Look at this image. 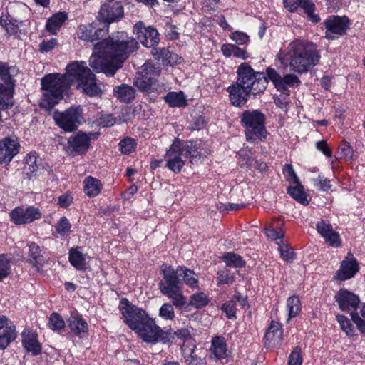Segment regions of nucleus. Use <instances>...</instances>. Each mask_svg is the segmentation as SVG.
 Returning <instances> with one entry per match:
<instances>
[{"label":"nucleus","mask_w":365,"mask_h":365,"mask_svg":"<svg viewBox=\"0 0 365 365\" xmlns=\"http://www.w3.org/2000/svg\"><path fill=\"white\" fill-rule=\"evenodd\" d=\"M73 82L77 83V88L90 96H98L101 93L97 86L96 76L86 62L76 61L67 66L64 75L51 73L42 78L41 106L46 110L52 109L63 99L64 93Z\"/></svg>","instance_id":"nucleus-1"},{"label":"nucleus","mask_w":365,"mask_h":365,"mask_svg":"<svg viewBox=\"0 0 365 365\" xmlns=\"http://www.w3.org/2000/svg\"><path fill=\"white\" fill-rule=\"evenodd\" d=\"M237 81L227 88L231 103L235 106L245 104L249 94L257 95L267 88L268 80L274 87L286 95H289V87L298 86L301 81L294 73L282 76L274 68L268 67L266 73L255 72L247 63H241L237 71Z\"/></svg>","instance_id":"nucleus-2"},{"label":"nucleus","mask_w":365,"mask_h":365,"mask_svg":"<svg viewBox=\"0 0 365 365\" xmlns=\"http://www.w3.org/2000/svg\"><path fill=\"white\" fill-rule=\"evenodd\" d=\"M137 44L124 31L113 34L108 38L94 44V53L89 59L90 66L96 72L113 76L130 53L137 49Z\"/></svg>","instance_id":"nucleus-3"},{"label":"nucleus","mask_w":365,"mask_h":365,"mask_svg":"<svg viewBox=\"0 0 365 365\" xmlns=\"http://www.w3.org/2000/svg\"><path fill=\"white\" fill-rule=\"evenodd\" d=\"M320 58L321 55L315 45L297 39L289 43L287 48L280 49L275 62L277 66H289L292 72L302 74L317 66Z\"/></svg>","instance_id":"nucleus-4"},{"label":"nucleus","mask_w":365,"mask_h":365,"mask_svg":"<svg viewBox=\"0 0 365 365\" xmlns=\"http://www.w3.org/2000/svg\"><path fill=\"white\" fill-rule=\"evenodd\" d=\"M161 272L163 274L165 282L161 284V293L167 296L175 307H182L185 304L180 287L179 277L183 282L192 289L198 287V276L192 270L186 267H178L175 271L167 264L161 266Z\"/></svg>","instance_id":"nucleus-5"},{"label":"nucleus","mask_w":365,"mask_h":365,"mask_svg":"<svg viewBox=\"0 0 365 365\" xmlns=\"http://www.w3.org/2000/svg\"><path fill=\"white\" fill-rule=\"evenodd\" d=\"M120 311L125 324L143 341L150 343L158 341V328L143 309L132 305L128 299H122Z\"/></svg>","instance_id":"nucleus-6"},{"label":"nucleus","mask_w":365,"mask_h":365,"mask_svg":"<svg viewBox=\"0 0 365 365\" xmlns=\"http://www.w3.org/2000/svg\"><path fill=\"white\" fill-rule=\"evenodd\" d=\"M240 122L245 129L246 140L252 144L263 141L267 135L265 116L258 110H247L242 113Z\"/></svg>","instance_id":"nucleus-7"},{"label":"nucleus","mask_w":365,"mask_h":365,"mask_svg":"<svg viewBox=\"0 0 365 365\" xmlns=\"http://www.w3.org/2000/svg\"><path fill=\"white\" fill-rule=\"evenodd\" d=\"M133 32L144 46L151 48V53L155 59H159L160 51L157 47L159 42L158 31L151 26L145 27L139 21L134 25Z\"/></svg>","instance_id":"nucleus-8"},{"label":"nucleus","mask_w":365,"mask_h":365,"mask_svg":"<svg viewBox=\"0 0 365 365\" xmlns=\"http://www.w3.org/2000/svg\"><path fill=\"white\" fill-rule=\"evenodd\" d=\"M159 77L160 70L147 63L145 64L144 73L136 78L134 84L140 91L151 93L158 91L160 86Z\"/></svg>","instance_id":"nucleus-9"},{"label":"nucleus","mask_w":365,"mask_h":365,"mask_svg":"<svg viewBox=\"0 0 365 365\" xmlns=\"http://www.w3.org/2000/svg\"><path fill=\"white\" fill-rule=\"evenodd\" d=\"M53 119L61 128L66 132H72L82 122V109L78 106L71 107L64 112L56 111Z\"/></svg>","instance_id":"nucleus-10"},{"label":"nucleus","mask_w":365,"mask_h":365,"mask_svg":"<svg viewBox=\"0 0 365 365\" xmlns=\"http://www.w3.org/2000/svg\"><path fill=\"white\" fill-rule=\"evenodd\" d=\"M177 335L182 341L181 351L187 365H205L203 359L194 354L196 341L191 336L190 331L185 329H180Z\"/></svg>","instance_id":"nucleus-11"},{"label":"nucleus","mask_w":365,"mask_h":365,"mask_svg":"<svg viewBox=\"0 0 365 365\" xmlns=\"http://www.w3.org/2000/svg\"><path fill=\"white\" fill-rule=\"evenodd\" d=\"M325 37L334 40L344 35L349 26V20L346 16H331L324 21Z\"/></svg>","instance_id":"nucleus-12"},{"label":"nucleus","mask_w":365,"mask_h":365,"mask_svg":"<svg viewBox=\"0 0 365 365\" xmlns=\"http://www.w3.org/2000/svg\"><path fill=\"white\" fill-rule=\"evenodd\" d=\"M186 153L180 140H175L165 155L167 166L173 172H180L184 165Z\"/></svg>","instance_id":"nucleus-13"},{"label":"nucleus","mask_w":365,"mask_h":365,"mask_svg":"<svg viewBox=\"0 0 365 365\" xmlns=\"http://www.w3.org/2000/svg\"><path fill=\"white\" fill-rule=\"evenodd\" d=\"M124 14L123 6L120 1L107 0L101 6L99 17L104 21V24H109L120 19Z\"/></svg>","instance_id":"nucleus-14"},{"label":"nucleus","mask_w":365,"mask_h":365,"mask_svg":"<svg viewBox=\"0 0 365 365\" xmlns=\"http://www.w3.org/2000/svg\"><path fill=\"white\" fill-rule=\"evenodd\" d=\"M20 143L15 135H10L0 140V163L9 164L19 153Z\"/></svg>","instance_id":"nucleus-15"},{"label":"nucleus","mask_w":365,"mask_h":365,"mask_svg":"<svg viewBox=\"0 0 365 365\" xmlns=\"http://www.w3.org/2000/svg\"><path fill=\"white\" fill-rule=\"evenodd\" d=\"M108 31V24H103L102 27H98L97 23L81 25L78 29V36L80 39L94 43L103 38Z\"/></svg>","instance_id":"nucleus-16"},{"label":"nucleus","mask_w":365,"mask_h":365,"mask_svg":"<svg viewBox=\"0 0 365 365\" xmlns=\"http://www.w3.org/2000/svg\"><path fill=\"white\" fill-rule=\"evenodd\" d=\"M41 213L38 208L29 207L26 209L18 207L10 212V219L15 225L31 223L40 219Z\"/></svg>","instance_id":"nucleus-17"},{"label":"nucleus","mask_w":365,"mask_h":365,"mask_svg":"<svg viewBox=\"0 0 365 365\" xmlns=\"http://www.w3.org/2000/svg\"><path fill=\"white\" fill-rule=\"evenodd\" d=\"M283 3L289 12H294L301 6L312 23L316 24L320 21L319 16L314 13L315 5L312 0H284Z\"/></svg>","instance_id":"nucleus-18"},{"label":"nucleus","mask_w":365,"mask_h":365,"mask_svg":"<svg viewBox=\"0 0 365 365\" xmlns=\"http://www.w3.org/2000/svg\"><path fill=\"white\" fill-rule=\"evenodd\" d=\"M316 228L318 233L329 246L339 247L341 245L339 234L333 229L329 222L324 220L319 221L316 224Z\"/></svg>","instance_id":"nucleus-19"},{"label":"nucleus","mask_w":365,"mask_h":365,"mask_svg":"<svg viewBox=\"0 0 365 365\" xmlns=\"http://www.w3.org/2000/svg\"><path fill=\"white\" fill-rule=\"evenodd\" d=\"M335 298L342 311L350 312L351 316L354 315L353 311L356 309L359 304V298L356 294L342 289L338 292Z\"/></svg>","instance_id":"nucleus-20"},{"label":"nucleus","mask_w":365,"mask_h":365,"mask_svg":"<svg viewBox=\"0 0 365 365\" xmlns=\"http://www.w3.org/2000/svg\"><path fill=\"white\" fill-rule=\"evenodd\" d=\"M283 342V330L282 324L272 321L264 335V346L267 347H279Z\"/></svg>","instance_id":"nucleus-21"},{"label":"nucleus","mask_w":365,"mask_h":365,"mask_svg":"<svg viewBox=\"0 0 365 365\" xmlns=\"http://www.w3.org/2000/svg\"><path fill=\"white\" fill-rule=\"evenodd\" d=\"M358 271L359 267L356 260L346 259L342 261L340 269L336 274V278L344 281L352 278Z\"/></svg>","instance_id":"nucleus-22"},{"label":"nucleus","mask_w":365,"mask_h":365,"mask_svg":"<svg viewBox=\"0 0 365 365\" xmlns=\"http://www.w3.org/2000/svg\"><path fill=\"white\" fill-rule=\"evenodd\" d=\"M14 70V68L9 67L6 63L0 62V81H3L4 83H1V86L4 88L10 89L11 96L8 101L11 103V107L13 106L14 80L12 76Z\"/></svg>","instance_id":"nucleus-23"},{"label":"nucleus","mask_w":365,"mask_h":365,"mask_svg":"<svg viewBox=\"0 0 365 365\" xmlns=\"http://www.w3.org/2000/svg\"><path fill=\"white\" fill-rule=\"evenodd\" d=\"M90 142V138L86 133L79 132L71 135L68 139V145L72 149L79 153L86 152Z\"/></svg>","instance_id":"nucleus-24"},{"label":"nucleus","mask_w":365,"mask_h":365,"mask_svg":"<svg viewBox=\"0 0 365 365\" xmlns=\"http://www.w3.org/2000/svg\"><path fill=\"white\" fill-rule=\"evenodd\" d=\"M210 353L217 359H222L227 356V345L222 336H215L211 340Z\"/></svg>","instance_id":"nucleus-25"},{"label":"nucleus","mask_w":365,"mask_h":365,"mask_svg":"<svg viewBox=\"0 0 365 365\" xmlns=\"http://www.w3.org/2000/svg\"><path fill=\"white\" fill-rule=\"evenodd\" d=\"M83 187L84 193L88 197H95L101 192L103 184L98 179L87 176L83 180Z\"/></svg>","instance_id":"nucleus-26"},{"label":"nucleus","mask_w":365,"mask_h":365,"mask_svg":"<svg viewBox=\"0 0 365 365\" xmlns=\"http://www.w3.org/2000/svg\"><path fill=\"white\" fill-rule=\"evenodd\" d=\"M22 343L24 348L34 354L41 353V346L37 339V335L31 331H24L22 333Z\"/></svg>","instance_id":"nucleus-27"},{"label":"nucleus","mask_w":365,"mask_h":365,"mask_svg":"<svg viewBox=\"0 0 365 365\" xmlns=\"http://www.w3.org/2000/svg\"><path fill=\"white\" fill-rule=\"evenodd\" d=\"M89 257L83 255L79 249L72 248L69 251V261L78 270L86 269Z\"/></svg>","instance_id":"nucleus-28"},{"label":"nucleus","mask_w":365,"mask_h":365,"mask_svg":"<svg viewBox=\"0 0 365 365\" xmlns=\"http://www.w3.org/2000/svg\"><path fill=\"white\" fill-rule=\"evenodd\" d=\"M67 19L68 16L65 12H58L53 14L46 22V30L51 34H56Z\"/></svg>","instance_id":"nucleus-29"},{"label":"nucleus","mask_w":365,"mask_h":365,"mask_svg":"<svg viewBox=\"0 0 365 365\" xmlns=\"http://www.w3.org/2000/svg\"><path fill=\"white\" fill-rule=\"evenodd\" d=\"M68 327L71 331L77 336L86 333L88 329L87 322L78 314L71 316L68 319Z\"/></svg>","instance_id":"nucleus-30"},{"label":"nucleus","mask_w":365,"mask_h":365,"mask_svg":"<svg viewBox=\"0 0 365 365\" xmlns=\"http://www.w3.org/2000/svg\"><path fill=\"white\" fill-rule=\"evenodd\" d=\"M221 51L225 57L234 56L242 60H245L250 57V55L245 49L235 44L225 43L222 45Z\"/></svg>","instance_id":"nucleus-31"},{"label":"nucleus","mask_w":365,"mask_h":365,"mask_svg":"<svg viewBox=\"0 0 365 365\" xmlns=\"http://www.w3.org/2000/svg\"><path fill=\"white\" fill-rule=\"evenodd\" d=\"M115 96L121 102L128 103L134 99L135 96V89L125 84L114 89Z\"/></svg>","instance_id":"nucleus-32"},{"label":"nucleus","mask_w":365,"mask_h":365,"mask_svg":"<svg viewBox=\"0 0 365 365\" xmlns=\"http://www.w3.org/2000/svg\"><path fill=\"white\" fill-rule=\"evenodd\" d=\"M29 247V255L28 261L37 270H39L40 267L43 265L44 262L43 256L40 254L39 247L35 243H31Z\"/></svg>","instance_id":"nucleus-33"},{"label":"nucleus","mask_w":365,"mask_h":365,"mask_svg":"<svg viewBox=\"0 0 365 365\" xmlns=\"http://www.w3.org/2000/svg\"><path fill=\"white\" fill-rule=\"evenodd\" d=\"M200 145L201 141H190L185 145H183L186 158L189 157L192 163H197L202 156L201 152L198 150Z\"/></svg>","instance_id":"nucleus-34"},{"label":"nucleus","mask_w":365,"mask_h":365,"mask_svg":"<svg viewBox=\"0 0 365 365\" xmlns=\"http://www.w3.org/2000/svg\"><path fill=\"white\" fill-rule=\"evenodd\" d=\"M293 186L288 188L287 192L293 197L295 200L303 205H307L309 200H307V195L304 191L303 186L299 182L293 183Z\"/></svg>","instance_id":"nucleus-35"},{"label":"nucleus","mask_w":365,"mask_h":365,"mask_svg":"<svg viewBox=\"0 0 365 365\" xmlns=\"http://www.w3.org/2000/svg\"><path fill=\"white\" fill-rule=\"evenodd\" d=\"M164 99L170 107H183L187 105V99L182 92H170Z\"/></svg>","instance_id":"nucleus-36"},{"label":"nucleus","mask_w":365,"mask_h":365,"mask_svg":"<svg viewBox=\"0 0 365 365\" xmlns=\"http://www.w3.org/2000/svg\"><path fill=\"white\" fill-rule=\"evenodd\" d=\"M286 310L288 314L287 321L299 314L301 311V302L298 297L294 295L287 299Z\"/></svg>","instance_id":"nucleus-37"},{"label":"nucleus","mask_w":365,"mask_h":365,"mask_svg":"<svg viewBox=\"0 0 365 365\" xmlns=\"http://www.w3.org/2000/svg\"><path fill=\"white\" fill-rule=\"evenodd\" d=\"M0 24L6 31L9 35L17 34L19 28L21 24V21L13 19L9 16L1 17L0 19Z\"/></svg>","instance_id":"nucleus-38"},{"label":"nucleus","mask_w":365,"mask_h":365,"mask_svg":"<svg viewBox=\"0 0 365 365\" xmlns=\"http://www.w3.org/2000/svg\"><path fill=\"white\" fill-rule=\"evenodd\" d=\"M3 334H0V349H5L9 343L16 339L15 327L11 325L5 327Z\"/></svg>","instance_id":"nucleus-39"},{"label":"nucleus","mask_w":365,"mask_h":365,"mask_svg":"<svg viewBox=\"0 0 365 365\" xmlns=\"http://www.w3.org/2000/svg\"><path fill=\"white\" fill-rule=\"evenodd\" d=\"M11 272V258L7 255H0V281L9 275Z\"/></svg>","instance_id":"nucleus-40"},{"label":"nucleus","mask_w":365,"mask_h":365,"mask_svg":"<svg viewBox=\"0 0 365 365\" xmlns=\"http://www.w3.org/2000/svg\"><path fill=\"white\" fill-rule=\"evenodd\" d=\"M223 261L227 266L234 267H242L245 264V262L242 257L233 252H227L222 257Z\"/></svg>","instance_id":"nucleus-41"},{"label":"nucleus","mask_w":365,"mask_h":365,"mask_svg":"<svg viewBox=\"0 0 365 365\" xmlns=\"http://www.w3.org/2000/svg\"><path fill=\"white\" fill-rule=\"evenodd\" d=\"M48 327L53 331H61L65 327V322L61 316L53 313L49 318Z\"/></svg>","instance_id":"nucleus-42"},{"label":"nucleus","mask_w":365,"mask_h":365,"mask_svg":"<svg viewBox=\"0 0 365 365\" xmlns=\"http://www.w3.org/2000/svg\"><path fill=\"white\" fill-rule=\"evenodd\" d=\"M336 319L340 324L341 329L347 336H351L354 333V327L350 320L344 315H337Z\"/></svg>","instance_id":"nucleus-43"},{"label":"nucleus","mask_w":365,"mask_h":365,"mask_svg":"<svg viewBox=\"0 0 365 365\" xmlns=\"http://www.w3.org/2000/svg\"><path fill=\"white\" fill-rule=\"evenodd\" d=\"M279 245V251L280 252L281 257L287 262H291L294 258V252L293 249L288 245L282 243V241L277 242Z\"/></svg>","instance_id":"nucleus-44"},{"label":"nucleus","mask_w":365,"mask_h":365,"mask_svg":"<svg viewBox=\"0 0 365 365\" xmlns=\"http://www.w3.org/2000/svg\"><path fill=\"white\" fill-rule=\"evenodd\" d=\"M56 232L61 236H67L71 232V225L66 217L60 218L55 226Z\"/></svg>","instance_id":"nucleus-45"},{"label":"nucleus","mask_w":365,"mask_h":365,"mask_svg":"<svg viewBox=\"0 0 365 365\" xmlns=\"http://www.w3.org/2000/svg\"><path fill=\"white\" fill-rule=\"evenodd\" d=\"M38 161L36 153H30L27 155L25 160V170L30 173H34L38 170Z\"/></svg>","instance_id":"nucleus-46"},{"label":"nucleus","mask_w":365,"mask_h":365,"mask_svg":"<svg viewBox=\"0 0 365 365\" xmlns=\"http://www.w3.org/2000/svg\"><path fill=\"white\" fill-rule=\"evenodd\" d=\"M120 150L124 154H129L135 150L136 143L134 139L127 138L121 140L119 143Z\"/></svg>","instance_id":"nucleus-47"},{"label":"nucleus","mask_w":365,"mask_h":365,"mask_svg":"<svg viewBox=\"0 0 365 365\" xmlns=\"http://www.w3.org/2000/svg\"><path fill=\"white\" fill-rule=\"evenodd\" d=\"M303 359L302 356V350L299 346H296L289 356V365H302Z\"/></svg>","instance_id":"nucleus-48"},{"label":"nucleus","mask_w":365,"mask_h":365,"mask_svg":"<svg viewBox=\"0 0 365 365\" xmlns=\"http://www.w3.org/2000/svg\"><path fill=\"white\" fill-rule=\"evenodd\" d=\"M207 302V297L203 292L196 293L191 297L190 304L197 308L205 306Z\"/></svg>","instance_id":"nucleus-49"},{"label":"nucleus","mask_w":365,"mask_h":365,"mask_svg":"<svg viewBox=\"0 0 365 365\" xmlns=\"http://www.w3.org/2000/svg\"><path fill=\"white\" fill-rule=\"evenodd\" d=\"M230 38L235 41L236 44L240 46L246 45L250 41L249 36L242 31H234L231 33Z\"/></svg>","instance_id":"nucleus-50"},{"label":"nucleus","mask_w":365,"mask_h":365,"mask_svg":"<svg viewBox=\"0 0 365 365\" xmlns=\"http://www.w3.org/2000/svg\"><path fill=\"white\" fill-rule=\"evenodd\" d=\"M11 91L9 88H4L0 83V108L2 109H8L11 108V103L8 101Z\"/></svg>","instance_id":"nucleus-51"},{"label":"nucleus","mask_w":365,"mask_h":365,"mask_svg":"<svg viewBox=\"0 0 365 365\" xmlns=\"http://www.w3.org/2000/svg\"><path fill=\"white\" fill-rule=\"evenodd\" d=\"M360 312L361 317H359L357 314L352 315V320L354 322L359 331L365 334V303L363 304Z\"/></svg>","instance_id":"nucleus-52"},{"label":"nucleus","mask_w":365,"mask_h":365,"mask_svg":"<svg viewBox=\"0 0 365 365\" xmlns=\"http://www.w3.org/2000/svg\"><path fill=\"white\" fill-rule=\"evenodd\" d=\"M161 58L164 65L173 66L177 63L178 56L175 53H171L166 50L161 49Z\"/></svg>","instance_id":"nucleus-53"},{"label":"nucleus","mask_w":365,"mask_h":365,"mask_svg":"<svg viewBox=\"0 0 365 365\" xmlns=\"http://www.w3.org/2000/svg\"><path fill=\"white\" fill-rule=\"evenodd\" d=\"M283 174L287 180L291 183H297L299 179L290 164H286L283 168Z\"/></svg>","instance_id":"nucleus-54"},{"label":"nucleus","mask_w":365,"mask_h":365,"mask_svg":"<svg viewBox=\"0 0 365 365\" xmlns=\"http://www.w3.org/2000/svg\"><path fill=\"white\" fill-rule=\"evenodd\" d=\"M222 310L226 314V316L228 318L231 319L236 317L235 302L234 301L233 298L222 305Z\"/></svg>","instance_id":"nucleus-55"},{"label":"nucleus","mask_w":365,"mask_h":365,"mask_svg":"<svg viewBox=\"0 0 365 365\" xmlns=\"http://www.w3.org/2000/svg\"><path fill=\"white\" fill-rule=\"evenodd\" d=\"M265 234L268 238L274 240L282 241V238L284 236V232L281 229L276 230L272 227H268L265 229Z\"/></svg>","instance_id":"nucleus-56"},{"label":"nucleus","mask_w":365,"mask_h":365,"mask_svg":"<svg viewBox=\"0 0 365 365\" xmlns=\"http://www.w3.org/2000/svg\"><path fill=\"white\" fill-rule=\"evenodd\" d=\"M57 45V41L55 38L43 41L39 45V49L42 53H47L53 49Z\"/></svg>","instance_id":"nucleus-57"},{"label":"nucleus","mask_w":365,"mask_h":365,"mask_svg":"<svg viewBox=\"0 0 365 365\" xmlns=\"http://www.w3.org/2000/svg\"><path fill=\"white\" fill-rule=\"evenodd\" d=\"M217 275L219 284H229L233 282V277L230 275L227 269L220 270L217 272Z\"/></svg>","instance_id":"nucleus-58"},{"label":"nucleus","mask_w":365,"mask_h":365,"mask_svg":"<svg viewBox=\"0 0 365 365\" xmlns=\"http://www.w3.org/2000/svg\"><path fill=\"white\" fill-rule=\"evenodd\" d=\"M340 154L346 160L349 161L353 159V150L348 143H343L339 147Z\"/></svg>","instance_id":"nucleus-59"},{"label":"nucleus","mask_w":365,"mask_h":365,"mask_svg":"<svg viewBox=\"0 0 365 365\" xmlns=\"http://www.w3.org/2000/svg\"><path fill=\"white\" fill-rule=\"evenodd\" d=\"M174 317L175 313L172 305L165 303L161 306V317L165 319H173Z\"/></svg>","instance_id":"nucleus-60"},{"label":"nucleus","mask_w":365,"mask_h":365,"mask_svg":"<svg viewBox=\"0 0 365 365\" xmlns=\"http://www.w3.org/2000/svg\"><path fill=\"white\" fill-rule=\"evenodd\" d=\"M318 182L315 185L317 186L321 191L325 192L329 190L331 187L330 180L325 178L324 176L319 175L318 178L316 180Z\"/></svg>","instance_id":"nucleus-61"},{"label":"nucleus","mask_w":365,"mask_h":365,"mask_svg":"<svg viewBox=\"0 0 365 365\" xmlns=\"http://www.w3.org/2000/svg\"><path fill=\"white\" fill-rule=\"evenodd\" d=\"M73 196L71 192H66L59 196L58 205L63 208L68 207L73 202Z\"/></svg>","instance_id":"nucleus-62"},{"label":"nucleus","mask_w":365,"mask_h":365,"mask_svg":"<svg viewBox=\"0 0 365 365\" xmlns=\"http://www.w3.org/2000/svg\"><path fill=\"white\" fill-rule=\"evenodd\" d=\"M317 149L322 152L325 156L329 158L331 156V150L324 140L318 141L316 143Z\"/></svg>","instance_id":"nucleus-63"},{"label":"nucleus","mask_w":365,"mask_h":365,"mask_svg":"<svg viewBox=\"0 0 365 365\" xmlns=\"http://www.w3.org/2000/svg\"><path fill=\"white\" fill-rule=\"evenodd\" d=\"M138 187L135 185H130L125 192L121 195L122 199L124 201L130 200L133 195L138 192Z\"/></svg>","instance_id":"nucleus-64"}]
</instances>
